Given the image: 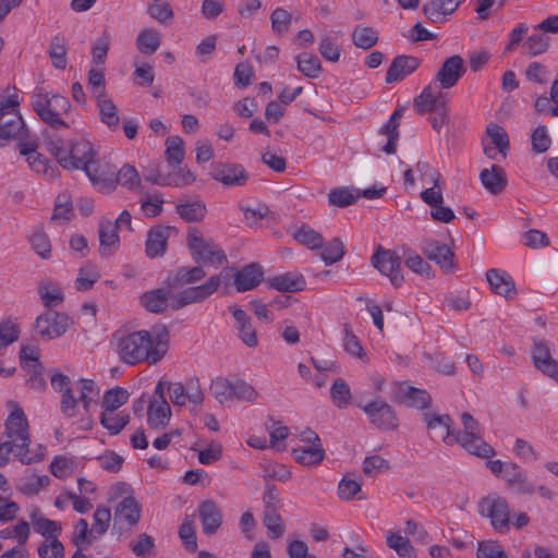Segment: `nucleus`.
<instances>
[{
  "label": "nucleus",
  "mask_w": 558,
  "mask_h": 558,
  "mask_svg": "<svg viewBox=\"0 0 558 558\" xmlns=\"http://www.w3.org/2000/svg\"><path fill=\"white\" fill-rule=\"evenodd\" d=\"M448 101L447 93L436 90V88L428 85L414 98L413 108L418 114L436 113L441 109H447Z\"/></svg>",
  "instance_id": "4468645a"
},
{
  "label": "nucleus",
  "mask_w": 558,
  "mask_h": 558,
  "mask_svg": "<svg viewBox=\"0 0 558 558\" xmlns=\"http://www.w3.org/2000/svg\"><path fill=\"white\" fill-rule=\"evenodd\" d=\"M210 174L225 186H244L250 179L248 172L240 163H215Z\"/></svg>",
  "instance_id": "ddd939ff"
},
{
  "label": "nucleus",
  "mask_w": 558,
  "mask_h": 558,
  "mask_svg": "<svg viewBox=\"0 0 558 558\" xmlns=\"http://www.w3.org/2000/svg\"><path fill=\"white\" fill-rule=\"evenodd\" d=\"M291 20L292 16L287 10L282 8L275 9L270 15L272 31L279 35L287 33L289 31Z\"/></svg>",
  "instance_id": "338daca9"
},
{
  "label": "nucleus",
  "mask_w": 558,
  "mask_h": 558,
  "mask_svg": "<svg viewBox=\"0 0 558 558\" xmlns=\"http://www.w3.org/2000/svg\"><path fill=\"white\" fill-rule=\"evenodd\" d=\"M264 271L256 263L248 264L234 274V287L236 291L244 292L255 289L263 280Z\"/></svg>",
  "instance_id": "5701e85b"
},
{
  "label": "nucleus",
  "mask_w": 558,
  "mask_h": 558,
  "mask_svg": "<svg viewBox=\"0 0 558 558\" xmlns=\"http://www.w3.org/2000/svg\"><path fill=\"white\" fill-rule=\"evenodd\" d=\"M198 511L203 532L207 535L216 533L222 524V514L217 504L214 500H205L199 505Z\"/></svg>",
  "instance_id": "cd10ccee"
},
{
  "label": "nucleus",
  "mask_w": 558,
  "mask_h": 558,
  "mask_svg": "<svg viewBox=\"0 0 558 558\" xmlns=\"http://www.w3.org/2000/svg\"><path fill=\"white\" fill-rule=\"evenodd\" d=\"M206 276L202 266L179 267L167 278L168 286L179 289L185 284H193L203 280Z\"/></svg>",
  "instance_id": "c85d7f7f"
},
{
  "label": "nucleus",
  "mask_w": 558,
  "mask_h": 558,
  "mask_svg": "<svg viewBox=\"0 0 558 558\" xmlns=\"http://www.w3.org/2000/svg\"><path fill=\"white\" fill-rule=\"evenodd\" d=\"M129 400V392L122 387H114L107 390L104 395L101 407L104 412H116Z\"/></svg>",
  "instance_id": "37998d69"
},
{
  "label": "nucleus",
  "mask_w": 558,
  "mask_h": 558,
  "mask_svg": "<svg viewBox=\"0 0 558 558\" xmlns=\"http://www.w3.org/2000/svg\"><path fill=\"white\" fill-rule=\"evenodd\" d=\"M161 44V35L155 28L143 29L136 38V47L145 54L155 53Z\"/></svg>",
  "instance_id": "ea45409f"
},
{
  "label": "nucleus",
  "mask_w": 558,
  "mask_h": 558,
  "mask_svg": "<svg viewBox=\"0 0 558 558\" xmlns=\"http://www.w3.org/2000/svg\"><path fill=\"white\" fill-rule=\"evenodd\" d=\"M420 65V60L412 56H398L396 57L386 74V83L401 81L407 75L414 72Z\"/></svg>",
  "instance_id": "a878e982"
},
{
  "label": "nucleus",
  "mask_w": 558,
  "mask_h": 558,
  "mask_svg": "<svg viewBox=\"0 0 558 558\" xmlns=\"http://www.w3.org/2000/svg\"><path fill=\"white\" fill-rule=\"evenodd\" d=\"M352 41L357 48L371 49L378 41V32L369 26L357 25L352 32Z\"/></svg>",
  "instance_id": "79ce46f5"
},
{
  "label": "nucleus",
  "mask_w": 558,
  "mask_h": 558,
  "mask_svg": "<svg viewBox=\"0 0 558 558\" xmlns=\"http://www.w3.org/2000/svg\"><path fill=\"white\" fill-rule=\"evenodd\" d=\"M130 422V415L120 412H102L100 424L112 435L119 434Z\"/></svg>",
  "instance_id": "a18cd8bd"
},
{
  "label": "nucleus",
  "mask_w": 558,
  "mask_h": 558,
  "mask_svg": "<svg viewBox=\"0 0 558 558\" xmlns=\"http://www.w3.org/2000/svg\"><path fill=\"white\" fill-rule=\"evenodd\" d=\"M166 159L169 165L178 166L184 159L183 141L179 136H170L166 141Z\"/></svg>",
  "instance_id": "bf43d9fd"
},
{
  "label": "nucleus",
  "mask_w": 558,
  "mask_h": 558,
  "mask_svg": "<svg viewBox=\"0 0 558 558\" xmlns=\"http://www.w3.org/2000/svg\"><path fill=\"white\" fill-rule=\"evenodd\" d=\"M463 430H454L452 434L453 444L460 445L469 453L480 458H490L495 456V449L487 444L482 435L478 422L469 413L461 415Z\"/></svg>",
  "instance_id": "423d86ee"
},
{
  "label": "nucleus",
  "mask_w": 558,
  "mask_h": 558,
  "mask_svg": "<svg viewBox=\"0 0 558 558\" xmlns=\"http://www.w3.org/2000/svg\"><path fill=\"white\" fill-rule=\"evenodd\" d=\"M298 69L305 76L316 78L322 72V64L316 56L302 53L296 57Z\"/></svg>",
  "instance_id": "de8ad7c7"
},
{
  "label": "nucleus",
  "mask_w": 558,
  "mask_h": 558,
  "mask_svg": "<svg viewBox=\"0 0 558 558\" xmlns=\"http://www.w3.org/2000/svg\"><path fill=\"white\" fill-rule=\"evenodd\" d=\"M48 54L56 69L64 70L66 68V47L63 38L54 36L51 39Z\"/></svg>",
  "instance_id": "49530a36"
},
{
  "label": "nucleus",
  "mask_w": 558,
  "mask_h": 558,
  "mask_svg": "<svg viewBox=\"0 0 558 558\" xmlns=\"http://www.w3.org/2000/svg\"><path fill=\"white\" fill-rule=\"evenodd\" d=\"M32 107L37 116L52 129L69 128V124L61 118L71 108L68 98L59 94L50 95L44 89H37L32 97Z\"/></svg>",
  "instance_id": "39448f33"
},
{
  "label": "nucleus",
  "mask_w": 558,
  "mask_h": 558,
  "mask_svg": "<svg viewBox=\"0 0 558 558\" xmlns=\"http://www.w3.org/2000/svg\"><path fill=\"white\" fill-rule=\"evenodd\" d=\"M96 156L97 151L90 142L86 140L73 142L68 156V160L71 163L66 165V169H82L86 171L87 167L94 163Z\"/></svg>",
  "instance_id": "f3484780"
},
{
  "label": "nucleus",
  "mask_w": 558,
  "mask_h": 558,
  "mask_svg": "<svg viewBox=\"0 0 558 558\" xmlns=\"http://www.w3.org/2000/svg\"><path fill=\"white\" fill-rule=\"evenodd\" d=\"M40 294V299L43 301V304L48 310H51V307L57 306L58 304L62 303L64 296L63 292L57 284L53 283H45L39 287L38 290Z\"/></svg>",
  "instance_id": "864d4df0"
},
{
  "label": "nucleus",
  "mask_w": 558,
  "mask_h": 558,
  "mask_svg": "<svg viewBox=\"0 0 558 558\" xmlns=\"http://www.w3.org/2000/svg\"><path fill=\"white\" fill-rule=\"evenodd\" d=\"M292 456L302 465L311 466L320 463L325 458L322 444L315 442L311 447H301L292 450Z\"/></svg>",
  "instance_id": "e433bc0d"
},
{
  "label": "nucleus",
  "mask_w": 558,
  "mask_h": 558,
  "mask_svg": "<svg viewBox=\"0 0 558 558\" xmlns=\"http://www.w3.org/2000/svg\"><path fill=\"white\" fill-rule=\"evenodd\" d=\"M532 361L538 371L558 383V362L551 356L550 347L547 341H534Z\"/></svg>",
  "instance_id": "dca6fc26"
},
{
  "label": "nucleus",
  "mask_w": 558,
  "mask_h": 558,
  "mask_svg": "<svg viewBox=\"0 0 558 558\" xmlns=\"http://www.w3.org/2000/svg\"><path fill=\"white\" fill-rule=\"evenodd\" d=\"M399 121L398 119H393V116H390L388 122L380 129V133L387 136V143L381 149L388 155L396 153L397 149Z\"/></svg>",
  "instance_id": "3c124183"
},
{
  "label": "nucleus",
  "mask_w": 558,
  "mask_h": 558,
  "mask_svg": "<svg viewBox=\"0 0 558 558\" xmlns=\"http://www.w3.org/2000/svg\"><path fill=\"white\" fill-rule=\"evenodd\" d=\"M40 558H64V546L54 535L47 537L37 548Z\"/></svg>",
  "instance_id": "5fc2aeb1"
},
{
  "label": "nucleus",
  "mask_w": 558,
  "mask_h": 558,
  "mask_svg": "<svg viewBox=\"0 0 558 558\" xmlns=\"http://www.w3.org/2000/svg\"><path fill=\"white\" fill-rule=\"evenodd\" d=\"M229 310L235 319L240 339L250 348L256 347L258 344V339L251 317L236 305L230 306Z\"/></svg>",
  "instance_id": "b1692460"
},
{
  "label": "nucleus",
  "mask_w": 558,
  "mask_h": 558,
  "mask_svg": "<svg viewBox=\"0 0 558 558\" xmlns=\"http://www.w3.org/2000/svg\"><path fill=\"white\" fill-rule=\"evenodd\" d=\"M70 317L65 313L47 310L35 322L36 331L45 339H54L62 336L69 328Z\"/></svg>",
  "instance_id": "f8f14e48"
},
{
  "label": "nucleus",
  "mask_w": 558,
  "mask_h": 558,
  "mask_svg": "<svg viewBox=\"0 0 558 558\" xmlns=\"http://www.w3.org/2000/svg\"><path fill=\"white\" fill-rule=\"evenodd\" d=\"M421 250L429 260L438 264L444 271L448 272L452 269L454 254L445 243L427 239L423 241Z\"/></svg>",
  "instance_id": "6ab92c4d"
},
{
  "label": "nucleus",
  "mask_w": 558,
  "mask_h": 558,
  "mask_svg": "<svg viewBox=\"0 0 558 558\" xmlns=\"http://www.w3.org/2000/svg\"><path fill=\"white\" fill-rule=\"evenodd\" d=\"M505 480L509 486L515 488L521 495H532L535 493V485L527 480L525 472L515 463L508 462Z\"/></svg>",
  "instance_id": "7c9ffc66"
},
{
  "label": "nucleus",
  "mask_w": 558,
  "mask_h": 558,
  "mask_svg": "<svg viewBox=\"0 0 558 558\" xmlns=\"http://www.w3.org/2000/svg\"><path fill=\"white\" fill-rule=\"evenodd\" d=\"M293 236L311 250L323 247V236L308 226H302L294 232Z\"/></svg>",
  "instance_id": "680f3d73"
},
{
  "label": "nucleus",
  "mask_w": 558,
  "mask_h": 558,
  "mask_svg": "<svg viewBox=\"0 0 558 558\" xmlns=\"http://www.w3.org/2000/svg\"><path fill=\"white\" fill-rule=\"evenodd\" d=\"M482 512L490 519L493 527L499 533L509 531L510 511L507 500L504 497L493 495L481 501Z\"/></svg>",
  "instance_id": "9b49d317"
},
{
  "label": "nucleus",
  "mask_w": 558,
  "mask_h": 558,
  "mask_svg": "<svg viewBox=\"0 0 558 558\" xmlns=\"http://www.w3.org/2000/svg\"><path fill=\"white\" fill-rule=\"evenodd\" d=\"M549 39L542 31H535V33L526 38L523 47L529 56L535 57L547 50Z\"/></svg>",
  "instance_id": "09e8293b"
},
{
  "label": "nucleus",
  "mask_w": 558,
  "mask_h": 558,
  "mask_svg": "<svg viewBox=\"0 0 558 558\" xmlns=\"http://www.w3.org/2000/svg\"><path fill=\"white\" fill-rule=\"evenodd\" d=\"M116 352L121 362L128 365L159 363L166 355L169 347V331L167 327H156L150 331L138 330L133 332L117 331L113 335Z\"/></svg>",
  "instance_id": "f257e3e1"
},
{
  "label": "nucleus",
  "mask_w": 558,
  "mask_h": 558,
  "mask_svg": "<svg viewBox=\"0 0 558 558\" xmlns=\"http://www.w3.org/2000/svg\"><path fill=\"white\" fill-rule=\"evenodd\" d=\"M100 272L98 267L92 263H86L80 267L75 279V289L77 291H87L99 280Z\"/></svg>",
  "instance_id": "a19ab883"
},
{
  "label": "nucleus",
  "mask_w": 558,
  "mask_h": 558,
  "mask_svg": "<svg viewBox=\"0 0 558 558\" xmlns=\"http://www.w3.org/2000/svg\"><path fill=\"white\" fill-rule=\"evenodd\" d=\"M387 545L396 550L400 558H412L414 556L415 550L410 541L398 533H388Z\"/></svg>",
  "instance_id": "603ef678"
},
{
  "label": "nucleus",
  "mask_w": 558,
  "mask_h": 558,
  "mask_svg": "<svg viewBox=\"0 0 558 558\" xmlns=\"http://www.w3.org/2000/svg\"><path fill=\"white\" fill-rule=\"evenodd\" d=\"M486 279L494 293L506 299H512L517 294L513 279L506 271L489 269L486 272Z\"/></svg>",
  "instance_id": "393cba45"
},
{
  "label": "nucleus",
  "mask_w": 558,
  "mask_h": 558,
  "mask_svg": "<svg viewBox=\"0 0 558 558\" xmlns=\"http://www.w3.org/2000/svg\"><path fill=\"white\" fill-rule=\"evenodd\" d=\"M486 134L489 136L497 150L506 157L510 144L508 134L504 128L497 123H489L486 128Z\"/></svg>",
  "instance_id": "8fccbe9b"
},
{
  "label": "nucleus",
  "mask_w": 558,
  "mask_h": 558,
  "mask_svg": "<svg viewBox=\"0 0 558 558\" xmlns=\"http://www.w3.org/2000/svg\"><path fill=\"white\" fill-rule=\"evenodd\" d=\"M29 518L35 531L46 538L51 535L58 537L62 531L60 522L43 517L38 508L31 512Z\"/></svg>",
  "instance_id": "4c0bfd02"
},
{
  "label": "nucleus",
  "mask_w": 558,
  "mask_h": 558,
  "mask_svg": "<svg viewBox=\"0 0 558 558\" xmlns=\"http://www.w3.org/2000/svg\"><path fill=\"white\" fill-rule=\"evenodd\" d=\"M476 556L477 558H509L502 547L493 541L480 542Z\"/></svg>",
  "instance_id": "774afa93"
},
{
  "label": "nucleus",
  "mask_w": 558,
  "mask_h": 558,
  "mask_svg": "<svg viewBox=\"0 0 558 558\" xmlns=\"http://www.w3.org/2000/svg\"><path fill=\"white\" fill-rule=\"evenodd\" d=\"M268 286L280 292H299L305 289L306 281L303 275L298 272H287L270 278Z\"/></svg>",
  "instance_id": "f704fd0d"
},
{
  "label": "nucleus",
  "mask_w": 558,
  "mask_h": 558,
  "mask_svg": "<svg viewBox=\"0 0 558 558\" xmlns=\"http://www.w3.org/2000/svg\"><path fill=\"white\" fill-rule=\"evenodd\" d=\"M171 409L166 400H151L147 407V424L151 429L163 428L170 421Z\"/></svg>",
  "instance_id": "2f4dec72"
},
{
  "label": "nucleus",
  "mask_w": 558,
  "mask_h": 558,
  "mask_svg": "<svg viewBox=\"0 0 558 558\" xmlns=\"http://www.w3.org/2000/svg\"><path fill=\"white\" fill-rule=\"evenodd\" d=\"M178 215L187 222H198L206 215V205L201 201H186L175 206Z\"/></svg>",
  "instance_id": "58836bf2"
},
{
  "label": "nucleus",
  "mask_w": 558,
  "mask_h": 558,
  "mask_svg": "<svg viewBox=\"0 0 558 558\" xmlns=\"http://www.w3.org/2000/svg\"><path fill=\"white\" fill-rule=\"evenodd\" d=\"M373 266L384 276H387L395 287H400L404 280L401 272V257L391 250L378 247L372 256Z\"/></svg>",
  "instance_id": "9d476101"
},
{
  "label": "nucleus",
  "mask_w": 558,
  "mask_h": 558,
  "mask_svg": "<svg viewBox=\"0 0 558 558\" xmlns=\"http://www.w3.org/2000/svg\"><path fill=\"white\" fill-rule=\"evenodd\" d=\"M141 519V505L133 496H125L114 509L116 523L134 526Z\"/></svg>",
  "instance_id": "bb28decb"
},
{
  "label": "nucleus",
  "mask_w": 558,
  "mask_h": 558,
  "mask_svg": "<svg viewBox=\"0 0 558 558\" xmlns=\"http://www.w3.org/2000/svg\"><path fill=\"white\" fill-rule=\"evenodd\" d=\"M361 409L367 415L369 422L379 429L393 430L399 426V420L393 408L381 398L362 405Z\"/></svg>",
  "instance_id": "1a4fd4ad"
},
{
  "label": "nucleus",
  "mask_w": 558,
  "mask_h": 558,
  "mask_svg": "<svg viewBox=\"0 0 558 558\" xmlns=\"http://www.w3.org/2000/svg\"><path fill=\"white\" fill-rule=\"evenodd\" d=\"M73 215L72 201L68 194H59L54 201L51 220L69 221Z\"/></svg>",
  "instance_id": "0e129e2a"
},
{
  "label": "nucleus",
  "mask_w": 558,
  "mask_h": 558,
  "mask_svg": "<svg viewBox=\"0 0 558 558\" xmlns=\"http://www.w3.org/2000/svg\"><path fill=\"white\" fill-rule=\"evenodd\" d=\"M459 4L460 0H430L423 5L422 11L428 20L439 23L452 14Z\"/></svg>",
  "instance_id": "c756f323"
},
{
  "label": "nucleus",
  "mask_w": 558,
  "mask_h": 558,
  "mask_svg": "<svg viewBox=\"0 0 558 558\" xmlns=\"http://www.w3.org/2000/svg\"><path fill=\"white\" fill-rule=\"evenodd\" d=\"M85 173L92 184L102 193H111L117 187L116 169L107 162L101 163L95 159L94 163L87 167Z\"/></svg>",
  "instance_id": "2eb2a0df"
},
{
  "label": "nucleus",
  "mask_w": 558,
  "mask_h": 558,
  "mask_svg": "<svg viewBox=\"0 0 558 558\" xmlns=\"http://www.w3.org/2000/svg\"><path fill=\"white\" fill-rule=\"evenodd\" d=\"M464 72L465 68L462 57L454 54L444 61L436 74V81L439 83L440 88L448 89L458 83Z\"/></svg>",
  "instance_id": "a211bd4d"
},
{
  "label": "nucleus",
  "mask_w": 558,
  "mask_h": 558,
  "mask_svg": "<svg viewBox=\"0 0 558 558\" xmlns=\"http://www.w3.org/2000/svg\"><path fill=\"white\" fill-rule=\"evenodd\" d=\"M8 408L11 409L5 420V436L8 439L0 442V466H4L9 462L11 453L23 464L41 460V456L37 458L28 456L31 436L23 409L15 401H9Z\"/></svg>",
  "instance_id": "7ed1b4c3"
},
{
  "label": "nucleus",
  "mask_w": 558,
  "mask_h": 558,
  "mask_svg": "<svg viewBox=\"0 0 558 558\" xmlns=\"http://www.w3.org/2000/svg\"><path fill=\"white\" fill-rule=\"evenodd\" d=\"M423 418L429 430L434 432L445 442L453 444L452 434H454V430L450 429L452 420L448 414L424 413Z\"/></svg>",
  "instance_id": "72a5a7b5"
},
{
  "label": "nucleus",
  "mask_w": 558,
  "mask_h": 558,
  "mask_svg": "<svg viewBox=\"0 0 558 558\" xmlns=\"http://www.w3.org/2000/svg\"><path fill=\"white\" fill-rule=\"evenodd\" d=\"M111 512L109 508L98 507L94 513V523L90 529V537L97 538L109 529Z\"/></svg>",
  "instance_id": "052dcab7"
},
{
  "label": "nucleus",
  "mask_w": 558,
  "mask_h": 558,
  "mask_svg": "<svg viewBox=\"0 0 558 558\" xmlns=\"http://www.w3.org/2000/svg\"><path fill=\"white\" fill-rule=\"evenodd\" d=\"M19 97L16 94L10 95L0 102V138L10 140L22 137L28 133L26 124L19 111Z\"/></svg>",
  "instance_id": "6e6552de"
},
{
  "label": "nucleus",
  "mask_w": 558,
  "mask_h": 558,
  "mask_svg": "<svg viewBox=\"0 0 558 558\" xmlns=\"http://www.w3.org/2000/svg\"><path fill=\"white\" fill-rule=\"evenodd\" d=\"M396 399L418 410L428 408L432 402V397L425 389L413 387L408 383L397 384Z\"/></svg>",
  "instance_id": "aec40b11"
},
{
  "label": "nucleus",
  "mask_w": 558,
  "mask_h": 558,
  "mask_svg": "<svg viewBox=\"0 0 558 558\" xmlns=\"http://www.w3.org/2000/svg\"><path fill=\"white\" fill-rule=\"evenodd\" d=\"M402 257L405 266L415 274L426 277L432 275L430 265L425 262L417 253L411 250H405Z\"/></svg>",
  "instance_id": "13d9d810"
},
{
  "label": "nucleus",
  "mask_w": 558,
  "mask_h": 558,
  "mask_svg": "<svg viewBox=\"0 0 558 558\" xmlns=\"http://www.w3.org/2000/svg\"><path fill=\"white\" fill-rule=\"evenodd\" d=\"M186 244L192 258L199 265L218 268L227 260V255L220 245L211 239L203 238L195 228H189Z\"/></svg>",
  "instance_id": "0eeeda50"
},
{
  "label": "nucleus",
  "mask_w": 558,
  "mask_h": 558,
  "mask_svg": "<svg viewBox=\"0 0 558 558\" xmlns=\"http://www.w3.org/2000/svg\"><path fill=\"white\" fill-rule=\"evenodd\" d=\"M320 257L326 265H332L344 255V244L339 238H333L326 245L323 244Z\"/></svg>",
  "instance_id": "6e6d98bb"
},
{
  "label": "nucleus",
  "mask_w": 558,
  "mask_h": 558,
  "mask_svg": "<svg viewBox=\"0 0 558 558\" xmlns=\"http://www.w3.org/2000/svg\"><path fill=\"white\" fill-rule=\"evenodd\" d=\"M29 530L31 529H29L28 522L21 521L13 526L5 527V529L1 530L0 537L2 539L13 538V537L17 538V541H19L17 546L24 547V545L26 544L28 536H29Z\"/></svg>",
  "instance_id": "69168bd1"
},
{
  "label": "nucleus",
  "mask_w": 558,
  "mask_h": 558,
  "mask_svg": "<svg viewBox=\"0 0 558 558\" xmlns=\"http://www.w3.org/2000/svg\"><path fill=\"white\" fill-rule=\"evenodd\" d=\"M96 99L101 123L107 125L110 131H117L120 126V117L117 106L112 99L106 96Z\"/></svg>",
  "instance_id": "c9c22d12"
},
{
  "label": "nucleus",
  "mask_w": 558,
  "mask_h": 558,
  "mask_svg": "<svg viewBox=\"0 0 558 558\" xmlns=\"http://www.w3.org/2000/svg\"><path fill=\"white\" fill-rule=\"evenodd\" d=\"M360 197V190L350 187H336L328 194L329 203L337 207H347L354 204Z\"/></svg>",
  "instance_id": "c03bdc74"
},
{
  "label": "nucleus",
  "mask_w": 558,
  "mask_h": 558,
  "mask_svg": "<svg viewBox=\"0 0 558 558\" xmlns=\"http://www.w3.org/2000/svg\"><path fill=\"white\" fill-rule=\"evenodd\" d=\"M99 254L101 257H110L120 246V238L117 230V225L109 219H102L99 222Z\"/></svg>",
  "instance_id": "4be33fe9"
},
{
  "label": "nucleus",
  "mask_w": 558,
  "mask_h": 558,
  "mask_svg": "<svg viewBox=\"0 0 558 558\" xmlns=\"http://www.w3.org/2000/svg\"><path fill=\"white\" fill-rule=\"evenodd\" d=\"M480 180L483 186L494 195L501 193L507 185L505 170L496 165H493L489 169H483L480 173Z\"/></svg>",
  "instance_id": "473e14b6"
},
{
  "label": "nucleus",
  "mask_w": 558,
  "mask_h": 558,
  "mask_svg": "<svg viewBox=\"0 0 558 558\" xmlns=\"http://www.w3.org/2000/svg\"><path fill=\"white\" fill-rule=\"evenodd\" d=\"M114 180L117 185L121 184L130 190L135 189L140 185L141 179L135 167L131 165H124L119 171H116Z\"/></svg>",
  "instance_id": "e2e57ef3"
},
{
  "label": "nucleus",
  "mask_w": 558,
  "mask_h": 558,
  "mask_svg": "<svg viewBox=\"0 0 558 558\" xmlns=\"http://www.w3.org/2000/svg\"><path fill=\"white\" fill-rule=\"evenodd\" d=\"M330 395L333 403L339 408H345L351 400V390L349 385L342 378H337L331 388Z\"/></svg>",
  "instance_id": "4d7b16f0"
},
{
  "label": "nucleus",
  "mask_w": 558,
  "mask_h": 558,
  "mask_svg": "<svg viewBox=\"0 0 558 558\" xmlns=\"http://www.w3.org/2000/svg\"><path fill=\"white\" fill-rule=\"evenodd\" d=\"M174 231L173 227L155 226L146 238L145 252L150 258L161 257L165 255L168 246L170 233Z\"/></svg>",
  "instance_id": "412c9836"
},
{
  "label": "nucleus",
  "mask_w": 558,
  "mask_h": 558,
  "mask_svg": "<svg viewBox=\"0 0 558 558\" xmlns=\"http://www.w3.org/2000/svg\"><path fill=\"white\" fill-rule=\"evenodd\" d=\"M220 284L221 277L214 275L205 283L189 287L173 295L172 291L175 289L168 286L166 280L162 287L144 292L140 296V303L147 312L154 314L163 313L168 308L178 311L186 305L205 301L218 290Z\"/></svg>",
  "instance_id": "f03ea898"
},
{
  "label": "nucleus",
  "mask_w": 558,
  "mask_h": 558,
  "mask_svg": "<svg viewBox=\"0 0 558 558\" xmlns=\"http://www.w3.org/2000/svg\"><path fill=\"white\" fill-rule=\"evenodd\" d=\"M51 386L54 390L61 392L60 410L68 418L75 417L78 414V401L82 402L86 414H89L97 405L99 389L92 379L82 378L77 381V396L74 395L71 387L70 377L61 373L51 376Z\"/></svg>",
  "instance_id": "20e7f679"
}]
</instances>
